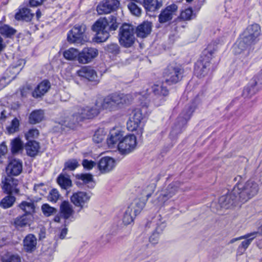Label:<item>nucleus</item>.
<instances>
[{
	"label": "nucleus",
	"instance_id": "58",
	"mask_svg": "<svg viewBox=\"0 0 262 262\" xmlns=\"http://www.w3.org/2000/svg\"><path fill=\"white\" fill-rule=\"evenodd\" d=\"M191 17H177L174 20V22L176 23L177 25H178V26L177 27H178L179 26H181L182 27H184V26L182 24L184 21L185 20H190Z\"/></svg>",
	"mask_w": 262,
	"mask_h": 262
},
{
	"label": "nucleus",
	"instance_id": "28",
	"mask_svg": "<svg viewBox=\"0 0 262 262\" xmlns=\"http://www.w3.org/2000/svg\"><path fill=\"white\" fill-rule=\"evenodd\" d=\"M50 82L47 80H44L39 83L32 92V96L35 98H41L50 89Z\"/></svg>",
	"mask_w": 262,
	"mask_h": 262
},
{
	"label": "nucleus",
	"instance_id": "59",
	"mask_svg": "<svg viewBox=\"0 0 262 262\" xmlns=\"http://www.w3.org/2000/svg\"><path fill=\"white\" fill-rule=\"evenodd\" d=\"M252 79L255 80L257 85L261 88L262 86V70L256 76L253 77Z\"/></svg>",
	"mask_w": 262,
	"mask_h": 262
},
{
	"label": "nucleus",
	"instance_id": "39",
	"mask_svg": "<svg viewBox=\"0 0 262 262\" xmlns=\"http://www.w3.org/2000/svg\"><path fill=\"white\" fill-rule=\"evenodd\" d=\"M16 33V30L8 25L0 21V34L7 38H11Z\"/></svg>",
	"mask_w": 262,
	"mask_h": 262
},
{
	"label": "nucleus",
	"instance_id": "42",
	"mask_svg": "<svg viewBox=\"0 0 262 262\" xmlns=\"http://www.w3.org/2000/svg\"><path fill=\"white\" fill-rule=\"evenodd\" d=\"M16 198L12 194H8L4 197L0 202V207L4 209H7L11 207L15 202Z\"/></svg>",
	"mask_w": 262,
	"mask_h": 262
},
{
	"label": "nucleus",
	"instance_id": "34",
	"mask_svg": "<svg viewBox=\"0 0 262 262\" xmlns=\"http://www.w3.org/2000/svg\"><path fill=\"white\" fill-rule=\"evenodd\" d=\"M82 121V120L77 112L72 115L67 117L64 120H61V123L69 128H73L76 124Z\"/></svg>",
	"mask_w": 262,
	"mask_h": 262
},
{
	"label": "nucleus",
	"instance_id": "18",
	"mask_svg": "<svg viewBox=\"0 0 262 262\" xmlns=\"http://www.w3.org/2000/svg\"><path fill=\"white\" fill-rule=\"evenodd\" d=\"M23 171V162L21 160L13 159L10 160L6 168V175L11 177L19 176Z\"/></svg>",
	"mask_w": 262,
	"mask_h": 262
},
{
	"label": "nucleus",
	"instance_id": "6",
	"mask_svg": "<svg viewBox=\"0 0 262 262\" xmlns=\"http://www.w3.org/2000/svg\"><path fill=\"white\" fill-rule=\"evenodd\" d=\"M194 111V107L192 104L185 107V109L178 117L174 126L172 128L170 134L171 137L174 138L175 136L182 133Z\"/></svg>",
	"mask_w": 262,
	"mask_h": 262
},
{
	"label": "nucleus",
	"instance_id": "8",
	"mask_svg": "<svg viewBox=\"0 0 262 262\" xmlns=\"http://www.w3.org/2000/svg\"><path fill=\"white\" fill-rule=\"evenodd\" d=\"M183 74L184 69L182 66L170 64L167 66L163 73L165 83L168 85L176 84L182 80Z\"/></svg>",
	"mask_w": 262,
	"mask_h": 262
},
{
	"label": "nucleus",
	"instance_id": "40",
	"mask_svg": "<svg viewBox=\"0 0 262 262\" xmlns=\"http://www.w3.org/2000/svg\"><path fill=\"white\" fill-rule=\"evenodd\" d=\"M57 182L61 188L63 189H67L72 186V181L69 176H65L62 173L57 177Z\"/></svg>",
	"mask_w": 262,
	"mask_h": 262
},
{
	"label": "nucleus",
	"instance_id": "21",
	"mask_svg": "<svg viewBox=\"0 0 262 262\" xmlns=\"http://www.w3.org/2000/svg\"><path fill=\"white\" fill-rule=\"evenodd\" d=\"M166 83L163 82L160 85L154 84L151 86L150 89L152 92L155 99H157L158 101L161 102L164 101V97L168 96L169 94V91L165 85Z\"/></svg>",
	"mask_w": 262,
	"mask_h": 262
},
{
	"label": "nucleus",
	"instance_id": "20",
	"mask_svg": "<svg viewBox=\"0 0 262 262\" xmlns=\"http://www.w3.org/2000/svg\"><path fill=\"white\" fill-rule=\"evenodd\" d=\"M98 54V51L94 48H84L79 52L78 61L79 63L85 64L91 62Z\"/></svg>",
	"mask_w": 262,
	"mask_h": 262
},
{
	"label": "nucleus",
	"instance_id": "30",
	"mask_svg": "<svg viewBox=\"0 0 262 262\" xmlns=\"http://www.w3.org/2000/svg\"><path fill=\"white\" fill-rule=\"evenodd\" d=\"M256 83L255 80L251 79L245 87L242 93V96L245 98H250L259 91L260 88Z\"/></svg>",
	"mask_w": 262,
	"mask_h": 262
},
{
	"label": "nucleus",
	"instance_id": "12",
	"mask_svg": "<svg viewBox=\"0 0 262 262\" xmlns=\"http://www.w3.org/2000/svg\"><path fill=\"white\" fill-rule=\"evenodd\" d=\"M86 27L84 25H76L69 32L67 39L69 42L73 43H82L85 41L84 39Z\"/></svg>",
	"mask_w": 262,
	"mask_h": 262
},
{
	"label": "nucleus",
	"instance_id": "61",
	"mask_svg": "<svg viewBox=\"0 0 262 262\" xmlns=\"http://www.w3.org/2000/svg\"><path fill=\"white\" fill-rule=\"evenodd\" d=\"M46 230L45 229L42 228L40 229L39 232V239L41 240L46 237Z\"/></svg>",
	"mask_w": 262,
	"mask_h": 262
},
{
	"label": "nucleus",
	"instance_id": "51",
	"mask_svg": "<svg viewBox=\"0 0 262 262\" xmlns=\"http://www.w3.org/2000/svg\"><path fill=\"white\" fill-rule=\"evenodd\" d=\"M127 7L133 15L139 16L141 14V9L134 3L130 2L127 5Z\"/></svg>",
	"mask_w": 262,
	"mask_h": 262
},
{
	"label": "nucleus",
	"instance_id": "60",
	"mask_svg": "<svg viewBox=\"0 0 262 262\" xmlns=\"http://www.w3.org/2000/svg\"><path fill=\"white\" fill-rule=\"evenodd\" d=\"M7 152V147L5 144L4 143H3L0 145V156H4Z\"/></svg>",
	"mask_w": 262,
	"mask_h": 262
},
{
	"label": "nucleus",
	"instance_id": "5",
	"mask_svg": "<svg viewBox=\"0 0 262 262\" xmlns=\"http://www.w3.org/2000/svg\"><path fill=\"white\" fill-rule=\"evenodd\" d=\"M209 46L202 53L200 59L194 65V71L197 77L201 78L206 76L210 69V60L214 51L211 50Z\"/></svg>",
	"mask_w": 262,
	"mask_h": 262
},
{
	"label": "nucleus",
	"instance_id": "38",
	"mask_svg": "<svg viewBox=\"0 0 262 262\" xmlns=\"http://www.w3.org/2000/svg\"><path fill=\"white\" fill-rule=\"evenodd\" d=\"M44 112L42 110H36L31 113L29 120L31 124H35L40 122L44 118Z\"/></svg>",
	"mask_w": 262,
	"mask_h": 262
},
{
	"label": "nucleus",
	"instance_id": "35",
	"mask_svg": "<svg viewBox=\"0 0 262 262\" xmlns=\"http://www.w3.org/2000/svg\"><path fill=\"white\" fill-rule=\"evenodd\" d=\"M60 212L61 216L66 220L69 219L73 214L72 206L68 201H64L60 206Z\"/></svg>",
	"mask_w": 262,
	"mask_h": 262
},
{
	"label": "nucleus",
	"instance_id": "50",
	"mask_svg": "<svg viewBox=\"0 0 262 262\" xmlns=\"http://www.w3.org/2000/svg\"><path fill=\"white\" fill-rule=\"evenodd\" d=\"M60 196L58 191L56 189L53 188L50 191L48 196V200L51 202L56 203Z\"/></svg>",
	"mask_w": 262,
	"mask_h": 262
},
{
	"label": "nucleus",
	"instance_id": "43",
	"mask_svg": "<svg viewBox=\"0 0 262 262\" xmlns=\"http://www.w3.org/2000/svg\"><path fill=\"white\" fill-rule=\"evenodd\" d=\"M11 149L13 154H17L23 149V143L19 138H15L11 142Z\"/></svg>",
	"mask_w": 262,
	"mask_h": 262
},
{
	"label": "nucleus",
	"instance_id": "2",
	"mask_svg": "<svg viewBox=\"0 0 262 262\" xmlns=\"http://www.w3.org/2000/svg\"><path fill=\"white\" fill-rule=\"evenodd\" d=\"M261 34V29L259 25L253 24L248 26L241 36L233 47L235 54H240L243 52L249 53L251 45L255 44L259 40L258 37Z\"/></svg>",
	"mask_w": 262,
	"mask_h": 262
},
{
	"label": "nucleus",
	"instance_id": "19",
	"mask_svg": "<svg viewBox=\"0 0 262 262\" xmlns=\"http://www.w3.org/2000/svg\"><path fill=\"white\" fill-rule=\"evenodd\" d=\"M132 115L127 122V127L130 131L136 130L144 118V115L141 108L135 109L132 112Z\"/></svg>",
	"mask_w": 262,
	"mask_h": 262
},
{
	"label": "nucleus",
	"instance_id": "16",
	"mask_svg": "<svg viewBox=\"0 0 262 262\" xmlns=\"http://www.w3.org/2000/svg\"><path fill=\"white\" fill-rule=\"evenodd\" d=\"M92 196L91 192L85 191H78L74 193L71 196V202L76 207H80L82 209L87 206Z\"/></svg>",
	"mask_w": 262,
	"mask_h": 262
},
{
	"label": "nucleus",
	"instance_id": "53",
	"mask_svg": "<svg viewBox=\"0 0 262 262\" xmlns=\"http://www.w3.org/2000/svg\"><path fill=\"white\" fill-rule=\"evenodd\" d=\"M105 50L108 53L115 55L118 54L120 51L119 47L117 43H111L107 45L105 47Z\"/></svg>",
	"mask_w": 262,
	"mask_h": 262
},
{
	"label": "nucleus",
	"instance_id": "1",
	"mask_svg": "<svg viewBox=\"0 0 262 262\" xmlns=\"http://www.w3.org/2000/svg\"><path fill=\"white\" fill-rule=\"evenodd\" d=\"M121 24L118 17H100L92 26L96 32L95 40L97 42L105 41L110 36V33L117 30Z\"/></svg>",
	"mask_w": 262,
	"mask_h": 262
},
{
	"label": "nucleus",
	"instance_id": "29",
	"mask_svg": "<svg viewBox=\"0 0 262 262\" xmlns=\"http://www.w3.org/2000/svg\"><path fill=\"white\" fill-rule=\"evenodd\" d=\"M37 239L32 234L27 235L23 240L24 249L25 251L31 253L36 248Z\"/></svg>",
	"mask_w": 262,
	"mask_h": 262
},
{
	"label": "nucleus",
	"instance_id": "25",
	"mask_svg": "<svg viewBox=\"0 0 262 262\" xmlns=\"http://www.w3.org/2000/svg\"><path fill=\"white\" fill-rule=\"evenodd\" d=\"M97 106H98V102L96 103L95 107L86 106L79 108L78 113L82 120L91 119L96 116L99 113V110Z\"/></svg>",
	"mask_w": 262,
	"mask_h": 262
},
{
	"label": "nucleus",
	"instance_id": "57",
	"mask_svg": "<svg viewBox=\"0 0 262 262\" xmlns=\"http://www.w3.org/2000/svg\"><path fill=\"white\" fill-rule=\"evenodd\" d=\"M21 70V68H19L18 66H13L7 70L6 74L8 75V73L13 72V73L16 75L19 73Z\"/></svg>",
	"mask_w": 262,
	"mask_h": 262
},
{
	"label": "nucleus",
	"instance_id": "48",
	"mask_svg": "<svg viewBox=\"0 0 262 262\" xmlns=\"http://www.w3.org/2000/svg\"><path fill=\"white\" fill-rule=\"evenodd\" d=\"M105 132L102 128L97 129L93 137V140L97 143L101 142L105 138Z\"/></svg>",
	"mask_w": 262,
	"mask_h": 262
},
{
	"label": "nucleus",
	"instance_id": "4",
	"mask_svg": "<svg viewBox=\"0 0 262 262\" xmlns=\"http://www.w3.org/2000/svg\"><path fill=\"white\" fill-rule=\"evenodd\" d=\"M131 102V97L128 95L114 93L106 96L101 103L102 110L108 111H114L123 106L128 104Z\"/></svg>",
	"mask_w": 262,
	"mask_h": 262
},
{
	"label": "nucleus",
	"instance_id": "44",
	"mask_svg": "<svg viewBox=\"0 0 262 262\" xmlns=\"http://www.w3.org/2000/svg\"><path fill=\"white\" fill-rule=\"evenodd\" d=\"M64 57L69 60H73L75 59H78L79 56V52L76 49L71 48L66 50L63 53Z\"/></svg>",
	"mask_w": 262,
	"mask_h": 262
},
{
	"label": "nucleus",
	"instance_id": "55",
	"mask_svg": "<svg viewBox=\"0 0 262 262\" xmlns=\"http://www.w3.org/2000/svg\"><path fill=\"white\" fill-rule=\"evenodd\" d=\"M39 132L37 129H31L25 134L27 140H32V138H35L38 136Z\"/></svg>",
	"mask_w": 262,
	"mask_h": 262
},
{
	"label": "nucleus",
	"instance_id": "56",
	"mask_svg": "<svg viewBox=\"0 0 262 262\" xmlns=\"http://www.w3.org/2000/svg\"><path fill=\"white\" fill-rule=\"evenodd\" d=\"M8 109L3 110L0 114V125H3L9 116Z\"/></svg>",
	"mask_w": 262,
	"mask_h": 262
},
{
	"label": "nucleus",
	"instance_id": "11",
	"mask_svg": "<svg viewBox=\"0 0 262 262\" xmlns=\"http://www.w3.org/2000/svg\"><path fill=\"white\" fill-rule=\"evenodd\" d=\"M2 188L4 192L8 194H18L19 189L17 188L18 180L14 177L4 175L2 178Z\"/></svg>",
	"mask_w": 262,
	"mask_h": 262
},
{
	"label": "nucleus",
	"instance_id": "3",
	"mask_svg": "<svg viewBox=\"0 0 262 262\" xmlns=\"http://www.w3.org/2000/svg\"><path fill=\"white\" fill-rule=\"evenodd\" d=\"M238 178V182L233 187V192L237 194L240 202L245 203L258 193L259 186L256 182L252 180H249L245 183L239 182L242 179L241 176L235 178L234 180Z\"/></svg>",
	"mask_w": 262,
	"mask_h": 262
},
{
	"label": "nucleus",
	"instance_id": "63",
	"mask_svg": "<svg viewBox=\"0 0 262 262\" xmlns=\"http://www.w3.org/2000/svg\"><path fill=\"white\" fill-rule=\"evenodd\" d=\"M68 229L67 228H63L60 233L59 238L60 239H64L67 234Z\"/></svg>",
	"mask_w": 262,
	"mask_h": 262
},
{
	"label": "nucleus",
	"instance_id": "15",
	"mask_svg": "<svg viewBox=\"0 0 262 262\" xmlns=\"http://www.w3.org/2000/svg\"><path fill=\"white\" fill-rule=\"evenodd\" d=\"M148 246L149 243L147 238L139 237L133 246V252L137 258L145 257L148 254L146 250L148 249Z\"/></svg>",
	"mask_w": 262,
	"mask_h": 262
},
{
	"label": "nucleus",
	"instance_id": "22",
	"mask_svg": "<svg viewBox=\"0 0 262 262\" xmlns=\"http://www.w3.org/2000/svg\"><path fill=\"white\" fill-rule=\"evenodd\" d=\"M77 73L79 77L85 78L89 81L95 82L96 83L99 82L96 72L90 67H82L77 71Z\"/></svg>",
	"mask_w": 262,
	"mask_h": 262
},
{
	"label": "nucleus",
	"instance_id": "37",
	"mask_svg": "<svg viewBox=\"0 0 262 262\" xmlns=\"http://www.w3.org/2000/svg\"><path fill=\"white\" fill-rule=\"evenodd\" d=\"M26 150L27 155L30 157H35L38 152L39 144L34 140H29L26 145Z\"/></svg>",
	"mask_w": 262,
	"mask_h": 262
},
{
	"label": "nucleus",
	"instance_id": "26",
	"mask_svg": "<svg viewBox=\"0 0 262 262\" xmlns=\"http://www.w3.org/2000/svg\"><path fill=\"white\" fill-rule=\"evenodd\" d=\"M98 167L102 173L108 172L114 168L115 161L110 157L102 158L100 160L98 164Z\"/></svg>",
	"mask_w": 262,
	"mask_h": 262
},
{
	"label": "nucleus",
	"instance_id": "17",
	"mask_svg": "<svg viewBox=\"0 0 262 262\" xmlns=\"http://www.w3.org/2000/svg\"><path fill=\"white\" fill-rule=\"evenodd\" d=\"M120 3L118 0H106L98 5L97 11L99 15L107 14L116 11Z\"/></svg>",
	"mask_w": 262,
	"mask_h": 262
},
{
	"label": "nucleus",
	"instance_id": "41",
	"mask_svg": "<svg viewBox=\"0 0 262 262\" xmlns=\"http://www.w3.org/2000/svg\"><path fill=\"white\" fill-rule=\"evenodd\" d=\"M77 179L81 180L85 184H88V187L93 188L95 187V182L93 181V176L90 173H82L77 174Z\"/></svg>",
	"mask_w": 262,
	"mask_h": 262
},
{
	"label": "nucleus",
	"instance_id": "31",
	"mask_svg": "<svg viewBox=\"0 0 262 262\" xmlns=\"http://www.w3.org/2000/svg\"><path fill=\"white\" fill-rule=\"evenodd\" d=\"M157 227L149 237L148 243L150 242L153 244H157L158 242L160 235L161 234L166 227V224L164 221H159L156 223Z\"/></svg>",
	"mask_w": 262,
	"mask_h": 262
},
{
	"label": "nucleus",
	"instance_id": "46",
	"mask_svg": "<svg viewBox=\"0 0 262 262\" xmlns=\"http://www.w3.org/2000/svg\"><path fill=\"white\" fill-rule=\"evenodd\" d=\"M20 121L17 118H14L9 126H7L6 130L9 134H13L19 131Z\"/></svg>",
	"mask_w": 262,
	"mask_h": 262
},
{
	"label": "nucleus",
	"instance_id": "36",
	"mask_svg": "<svg viewBox=\"0 0 262 262\" xmlns=\"http://www.w3.org/2000/svg\"><path fill=\"white\" fill-rule=\"evenodd\" d=\"M163 5L162 0H144L143 6L147 11L155 12Z\"/></svg>",
	"mask_w": 262,
	"mask_h": 262
},
{
	"label": "nucleus",
	"instance_id": "13",
	"mask_svg": "<svg viewBox=\"0 0 262 262\" xmlns=\"http://www.w3.org/2000/svg\"><path fill=\"white\" fill-rule=\"evenodd\" d=\"M237 194L233 192V188L231 191L222 195L219 199V205L221 208L229 209L240 202Z\"/></svg>",
	"mask_w": 262,
	"mask_h": 262
},
{
	"label": "nucleus",
	"instance_id": "62",
	"mask_svg": "<svg viewBox=\"0 0 262 262\" xmlns=\"http://www.w3.org/2000/svg\"><path fill=\"white\" fill-rule=\"evenodd\" d=\"M172 17H159V21L160 23H166L169 22L171 20Z\"/></svg>",
	"mask_w": 262,
	"mask_h": 262
},
{
	"label": "nucleus",
	"instance_id": "14",
	"mask_svg": "<svg viewBox=\"0 0 262 262\" xmlns=\"http://www.w3.org/2000/svg\"><path fill=\"white\" fill-rule=\"evenodd\" d=\"M137 144L136 137L129 135L123 137L118 143V149L123 154H127L133 151Z\"/></svg>",
	"mask_w": 262,
	"mask_h": 262
},
{
	"label": "nucleus",
	"instance_id": "10",
	"mask_svg": "<svg viewBox=\"0 0 262 262\" xmlns=\"http://www.w3.org/2000/svg\"><path fill=\"white\" fill-rule=\"evenodd\" d=\"M180 184L178 182H173L168 185L167 188L162 190L157 200L155 201L156 205L162 206L169 199L174 196L179 191Z\"/></svg>",
	"mask_w": 262,
	"mask_h": 262
},
{
	"label": "nucleus",
	"instance_id": "27",
	"mask_svg": "<svg viewBox=\"0 0 262 262\" xmlns=\"http://www.w3.org/2000/svg\"><path fill=\"white\" fill-rule=\"evenodd\" d=\"M257 233L251 232L242 236L244 237L243 239H245V240L238 247L237 251L238 254H242L245 252L253 240L257 236Z\"/></svg>",
	"mask_w": 262,
	"mask_h": 262
},
{
	"label": "nucleus",
	"instance_id": "32",
	"mask_svg": "<svg viewBox=\"0 0 262 262\" xmlns=\"http://www.w3.org/2000/svg\"><path fill=\"white\" fill-rule=\"evenodd\" d=\"M33 217L32 215H28L27 214H23L16 217L14 221V225L17 228L25 227L30 226L32 222Z\"/></svg>",
	"mask_w": 262,
	"mask_h": 262
},
{
	"label": "nucleus",
	"instance_id": "9",
	"mask_svg": "<svg viewBox=\"0 0 262 262\" xmlns=\"http://www.w3.org/2000/svg\"><path fill=\"white\" fill-rule=\"evenodd\" d=\"M145 205L144 201L139 199L134 200L127 207L125 211L122 221L126 225L132 223L136 215L139 214Z\"/></svg>",
	"mask_w": 262,
	"mask_h": 262
},
{
	"label": "nucleus",
	"instance_id": "64",
	"mask_svg": "<svg viewBox=\"0 0 262 262\" xmlns=\"http://www.w3.org/2000/svg\"><path fill=\"white\" fill-rule=\"evenodd\" d=\"M185 16H192L193 14V11L192 8H189L186 9L184 12Z\"/></svg>",
	"mask_w": 262,
	"mask_h": 262
},
{
	"label": "nucleus",
	"instance_id": "7",
	"mask_svg": "<svg viewBox=\"0 0 262 262\" xmlns=\"http://www.w3.org/2000/svg\"><path fill=\"white\" fill-rule=\"evenodd\" d=\"M135 30L133 25L123 23L119 28V41L120 44L125 47H132L135 41Z\"/></svg>",
	"mask_w": 262,
	"mask_h": 262
},
{
	"label": "nucleus",
	"instance_id": "49",
	"mask_svg": "<svg viewBox=\"0 0 262 262\" xmlns=\"http://www.w3.org/2000/svg\"><path fill=\"white\" fill-rule=\"evenodd\" d=\"M79 166L78 161L76 159H71L65 162L64 167L63 170L69 169V170H74Z\"/></svg>",
	"mask_w": 262,
	"mask_h": 262
},
{
	"label": "nucleus",
	"instance_id": "47",
	"mask_svg": "<svg viewBox=\"0 0 262 262\" xmlns=\"http://www.w3.org/2000/svg\"><path fill=\"white\" fill-rule=\"evenodd\" d=\"M41 210L46 216H50L56 213L57 210L54 208L50 206L48 204H43L41 206Z\"/></svg>",
	"mask_w": 262,
	"mask_h": 262
},
{
	"label": "nucleus",
	"instance_id": "54",
	"mask_svg": "<svg viewBox=\"0 0 262 262\" xmlns=\"http://www.w3.org/2000/svg\"><path fill=\"white\" fill-rule=\"evenodd\" d=\"M82 165L84 169L90 170L96 165V163L92 160L84 159L82 161Z\"/></svg>",
	"mask_w": 262,
	"mask_h": 262
},
{
	"label": "nucleus",
	"instance_id": "24",
	"mask_svg": "<svg viewBox=\"0 0 262 262\" xmlns=\"http://www.w3.org/2000/svg\"><path fill=\"white\" fill-rule=\"evenodd\" d=\"M123 137V132L116 129H112L107 138V143L111 148L114 147L116 145L118 147V143L121 141Z\"/></svg>",
	"mask_w": 262,
	"mask_h": 262
},
{
	"label": "nucleus",
	"instance_id": "52",
	"mask_svg": "<svg viewBox=\"0 0 262 262\" xmlns=\"http://www.w3.org/2000/svg\"><path fill=\"white\" fill-rule=\"evenodd\" d=\"M3 262H20V257L16 254L6 255L2 257Z\"/></svg>",
	"mask_w": 262,
	"mask_h": 262
},
{
	"label": "nucleus",
	"instance_id": "33",
	"mask_svg": "<svg viewBox=\"0 0 262 262\" xmlns=\"http://www.w3.org/2000/svg\"><path fill=\"white\" fill-rule=\"evenodd\" d=\"M18 207L24 212V214H27L28 215H32L33 217L34 214L36 212L35 205L34 202L22 201Z\"/></svg>",
	"mask_w": 262,
	"mask_h": 262
},
{
	"label": "nucleus",
	"instance_id": "23",
	"mask_svg": "<svg viewBox=\"0 0 262 262\" xmlns=\"http://www.w3.org/2000/svg\"><path fill=\"white\" fill-rule=\"evenodd\" d=\"M152 23L148 21H144L136 27L135 34L137 37L145 38L148 37L152 31Z\"/></svg>",
	"mask_w": 262,
	"mask_h": 262
},
{
	"label": "nucleus",
	"instance_id": "45",
	"mask_svg": "<svg viewBox=\"0 0 262 262\" xmlns=\"http://www.w3.org/2000/svg\"><path fill=\"white\" fill-rule=\"evenodd\" d=\"M177 9L178 7L176 4H171L163 10L158 16H171L176 15Z\"/></svg>",
	"mask_w": 262,
	"mask_h": 262
}]
</instances>
